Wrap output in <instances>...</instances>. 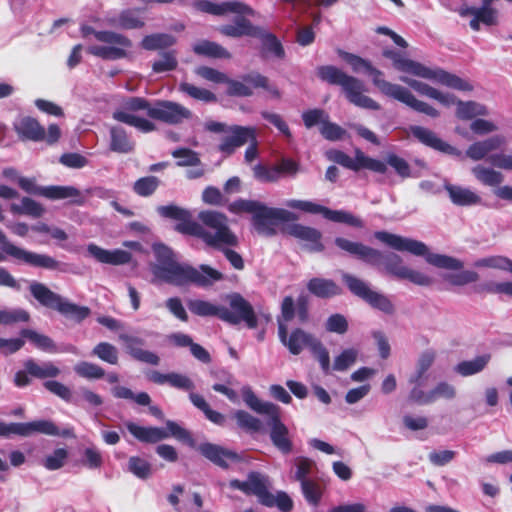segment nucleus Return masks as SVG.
I'll use <instances>...</instances> for the list:
<instances>
[{
  "instance_id": "393cba45",
  "label": "nucleus",
  "mask_w": 512,
  "mask_h": 512,
  "mask_svg": "<svg viewBox=\"0 0 512 512\" xmlns=\"http://www.w3.org/2000/svg\"><path fill=\"white\" fill-rule=\"evenodd\" d=\"M399 80L421 95L427 96L431 99L437 100L445 106H450L455 103V96L449 93H443L438 89L430 86L427 83L415 80L407 76H400Z\"/></svg>"
},
{
  "instance_id": "423d86ee",
  "label": "nucleus",
  "mask_w": 512,
  "mask_h": 512,
  "mask_svg": "<svg viewBox=\"0 0 512 512\" xmlns=\"http://www.w3.org/2000/svg\"><path fill=\"white\" fill-rule=\"evenodd\" d=\"M229 210L234 213H251L255 230L263 236L275 235L278 223L291 222L298 219L297 215L291 211L268 207L254 200H237L229 205Z\"/></svg>"
},
{
  "instance_id": "4468645a",
  "label": "nucleus",
  "mask_w": 512,
  "mask_h": 512,
  "mask_svg": "<svg viewBox=\"0 0 512 512\" xmlns=\"http://www.w3.org/2000/svg\"><path fill=\"white\" fill-rule=\"evenodd\" d=\"M205 129L211 133L220 134L218 151L229 156L238 148L255 140V128L239 125H227L214 120L207 121Z\"/></svg>"
},
{
  "instance_id": "f3484780",
  "label": "nucleus",
  "mask_w": 512,
  "mask_h": 512,
  "mask_svg": "<svg viewBox=\"0 0 512 512\" xmlns=\"http://www.w3.org/2000/svg\"><path fill=\"white\" fill-rule=\"evenodd\" d=\"M342 279L354 295L363 299L370 306L387 314L393 313L392 302L385 295L371 289L365 281L348 273H343Z\"/></svg>"
},
{
  "instance_id": "aec40b11",
  "label": "nucleus",
  "mask_w": 512,
  "mask_h": 512,
  "mask_svg": "<svg viewBox=\"0 0 512 512\" xmlns=\"http://www.w3.org/2000/svg\"><path fill=\"white\" fill-rule=\"evenodd\" d=\"M330 155L335 162L351 170L368 169L377 173H385L387 170L385 162L370 158L361 151H357L354 158L341 151H333Z\"/></svg>"
},
{
  "instance_id": "3c124183",
  "label": "nucleus",
  "mask_w": 512,
  "mask_h": 512,
  "mask_svg": "<svg viewBox=\"0 0 512 512\" xmlns=\"http://www.w3.org/2000/svg\"><path fill=\"white\" fill-rule=\"evenodd\" d=\"M128 471L140 479H147L152 473L150 463L139 456L129 458Z\"/></svg>"
},
{
  "instance_id": "bb28decb",
  "label": "nucleus",
  "mask_w": 512,
  "mask_h": 512,
  "mask_svg": "<svg viewBox=\"0 0 512 512\" xmlns=\"http://www.w3.org/2000/svg\"><path fill=\"white\" fill-rule=\"evenodd\" d=\"M505 142V137L501 135H495L485 140L475 142L466 150V156L474 161L482 160L490 152L501 148Z\"/></svg>"
},
{
  "instance_id": "2eb2a0df",
  "label": "nucleus",
  "mask_w": 512,
  "mask_h": 512,
  "mask_svg": "<svg viewBox=\"0 0 512 512\" xmlns=\"http://www.w3.org/2000/svg\"><path fill=\"white\" fill-rule=\"evenodd\" d=\"M13 129L22 141L46 142L56 144L61 138V130L57 124H50L47 132L36 118L23 116L13 123Z\"/></svg>"
},
{
  "instance_id": "4d7b16f0",
  "label": "nucleus",
  "mask_w": 512,
  "mask_h": 512,
  "mask_svg": "<svg viewBox=\"0 0 512 512\" xmlns=\"http://www.w3.org/2000/svg\"><path fill=\"white\" fill-rule=\"evenodd\" d=\"M159 182L155 176H147L138 179L133 186V190L139 196L147 197L153 194L158 188Z\"/></svg>"
},
{
  "instance_id": "0eeeda50",
  "label": "nucleus",
  "mask_w": 512,
  "mask_h": 512,
  "mask_svg": "<svg viewBox=\"0 0 512 512\" xmlns=\"http://www.w3.org/2000/svg\"><path fill=\"white\" fill-rule=\"evenodd\" d=\"M241 394L250 409L258 414L268 416L267 425L270 428L271 442L280 452L289 454L293 449V444L288 427L281 420L279 406L260 400L249 386L242 387Z\"/></svg>"
},
{
  "instance_id": "e2e57ef3",
  "label": "nucleus",
  "mask_w": 512,
  "mask_h": 512,
  "mask_svg": "<svg viewBox=\"0 0 512 512\" xmlns=\"http://www.w3.org/2000/svg\"><path fill=\"white\" fill-rule=\"evenodd\" d=\"M180 89L194 99L204 102L216 101V96L207 89L199 88L189 83H182Z\"/></svg>"
},
{
  "instance_id": "79ce46f5",
  "label": "nucleus",
  "mask_w": 512,
  "mask_h": 512,
  "mask_svg": "<svg viewBox=\"0 0 512 512\" xmlns=\"http://www.w3.org/2000/svg\"><path fill=\"white\" fill-rule=\"evenodd\" d=\"M56 310L65 317L71 318L78 323L86 319L91 313L88 307L79 306L77 304L64 300L63 298L61 299Z\"/></svg>"
},
{
  "instance_id": "e433bc0d",
  "label": "nucleus",
  "mask_w": 512,
  "mask_h": 512,
  "mask_svg": "<svg viewBox=\"0 0 512 512\" xmlns=\"http://www.w3.org/2000/svg\"><path fill=\"white\" fill-rule=\"evenodd\" d=\"M20 336L29 340L37 349L42 350L48 353H57L59 352L55 342L52 338L47 335L40 334L32 329H22L20 331Z\"/></svg>"
},
{
  "instance_id": "20e7f679",
  "label": "nucleus",
  "mask_w": 512,
  "mask_h": 512,
  "mask_svg": "<svg viewBox=\"0 0 512 512\" xmlns=\"http://www.w3.org/2000/svg\"><path fill=\"white\" fill-rule=\"evenodd\" d=\"M223 279V274L208 265L193 268L180 264L174 252L162 244V281L176 285L189 282L206 287Z\"/></svg>"
},
{
  "instance_id": "0e129e2a",
  "label": "nucleus",
  "mask_w": 512,
  "mask_h": 512,
  "mask_svg": "<svg viewBox=\"0 0 512 512\" xmlns=\"http://www.w3.org/2000/svg\"><path fill=\"white\" fill-rule=\"evenodd\" d=\"M357 355L358 351L353 348L344 350L335 358L333 369L336 371L347 370L351 365L355 363Z\"/></svg>"
},
{
  "instance_id": "f8f14e48",
  "label": "nucleus",
  "mask_w": 512,
  "mask_h": 512,
  "mask_svg": "<svg viewBox=\"0 0 512 512\" xmlns=\"http://www.w3.org/2000/svg\"><path fill=\"white\" fill-rule=\"evenodd\" d=\"M82 37L86 38L89 35H94L96 40L104 45H92L87 48V52L93 56L99 57L103 60H118L127 56V50L132 47V41L120 34L113 31H97L92 26L82 25L80 28Z\"/></svg>"
},
{
  "instance_id": "1a4fd4ad",
  "label": "nucleus",
  "mask_w": 512,
  "mask_h": 512,
  "mask_svg": "<svg viewBox=\"0 0 512 512\" xmlns=\"http://www.w3.org/2000/svg\"><path fill=\"white\" fill-rule=\"evenodd\" d=\"M278 335L281 343L293 355H299L305 348L309 349L318 360L324 373L330 371V357L322 342L311 333L300 328L287 332V327L280 320L278 321Z\"/></svg>"
},
{
  "instance_id": "864d4df0",
  "label": "nucleus",
  "mask_w": 512,
  "mask_h": 512,
  "mask_svg": "<svg viewBox=\"0 0 512 512\" xmlns=\"http://www.w3.org/2000/svg\"><path fill=\"white\" fill-rule=\"evenodd\" d=\"M43 386L47 391L58 396L63 401L77 404V401L73 399L72 391L63 383L56 380H46Z\"/></svg>"
},
{
  "instance_id": "412c9836",
  "label": "nucleus",
  "mask_w": 512,
  "mask_h": 512,
  "mask_svg": "<svg viewBox=\"0 0 512 512\" xmlns=\"http://www.w3.org/2000/svg\"><path fill=\"white\" fill-rule=\"evenodd\" d=\"M194 7L211 15L222 16L229 13L238 15H254V10L245 3L237 0L214 2L211 0H195Z\"/></svg>"
},
{
  "instance_id": "de8ad7c7",
  "label": "nucleus",
  "mask_w": 512,
  "mask_h": 512,
  "mask_svg": "<svg viewBox=\"0 0 512 512\" xmlns=\"http://www.w3.org/2000/svg\"><path fill=\"white\" fill-rule=\"evenodd\" d=\"M190 311L198 316H217L221 319L222 306L204 300H194L189 303Z\"/></svg>"
},
{
  "instance_id": "58836bf2",
  "label": "nucleus",
  "mask_w": 512,
  "mask_h": 512,
  "mask_svg": "<svg viewBox=\"0 0 512 512\" xmlns=\"http://www.w3.org/2000/svg\"><path fill=\"white\" fill-rule=\"evenodd\" d=\"M110 149L118 153H129L134 149V142L129 139L122 127H112L110 130Z\"/></svg>"
},
{
  "instance_id": "6e6552de",
  "label": "nucleus",
  "mask_w": 512,
  "mask_h": 512,
  "mask_svg": "<svg viewBox=\"0 0 512 512\" xmlns=\"http://www.w3.org/2000/svg\"><path fill=\"white\" fill-rule=\"evenodd\" d=\"M374 237L397 251L409 252L415 256H424L429 264L437 268L461 270L464 267V263L457 258L443 254L429 253L427 245L421 241L386 231H377L374 233Z\"/></svg>"
},
{
  "instance_id": "4be33fe9",
  "label": "nucleus",
  "mask_w": 512,
  "mask_h": 512,
  "mask_svg": "<svg viewBox=\"0 0 512 512\" xmlns=\"http://www.w3.org/2000/svg\"><path fill=\"white\" fill-rule=\"evenodd\" d=\"M411 134L424 145L442 153L463 158V154L457 148L440 139L433 131L422 126H411Z\"/></svg>"
},
{
  "instance_id": "4c0bfd02",
  "label": "nucleus",
  "mask_w": 512,
  "mask_h": 512,
  "mask_svg": "<svg viewBox=\"0 0 512 512\" xmlns=\"http://www.w3.org/2000/svg\"><path fill=\"white\" fill-rule=\"evenodd\" d=\"M161 111L162 121L171 124L180 123L191 116V112L187 108L170 101H162Z\"/></svg>"
},
{
  "instance_id": "ddd939ff",
  "label": "nucleus",
  "mask_w": 512,
  "mask_h": 512,
  "mask_svg": "<svg viewBox=\"0 0 512 512\" xmlns=\"http://www.w3.org/2000/svg\"><path fill=\"white\" fill-rule=\"evenodd\" d=\"M139 111H146L148 117L160 120V108H151L149 102L140 97H129L125 99L121 106L113 112V119L135 127L143 133L155 130L156 126L154 123L136 114Z\"/></svg>"
},
{
  "instance_id": "338daca9",
  "label": "nucleus",
  "mask_w": 512,
  "mask_h": 512,
  "mask_svg": "<svg viewBox=\"0 0 512 512\" xmlns=\"http://www.w3.org/2000/svg\"><path fill=\"white\" fill-rule=\"evenodd\" d=\"M302 492L305 499L312 505H317L321 499V488L313 481H303L301 484Z\"/></svg>"
},
{
  "instance_id": "c9c22d12",
  "label": "nucleus",
  "mask_w": 512,
  "mask_h": 512,
  "mask_svg": "<svg viewBox=\"0 0 512 512\" xmlns=\"http://www.w3.org/2000/svg\"><path fill=\"white\" fill-rule=\"evenodd\" d=\"M308 290L320 298H328L341 293L339 286L329 279L313 278L307 284Z\"/></svg>"
},
{
  "instance_id": "f03ea898",
  "label": "nucleus",
  "mask_w": 512,
  "mask_h": 512,
  "mask_svg": "<svg viewBox=\"0 0 512 512\" xmlns=\"http://www.w3.org/2000/svg\"><path fill=\"white\" fill-rule=\"evenodd\" d=\"M335 245L368 264L383 263L386 271L398 279H406L419 286H430L433 283L430 276L403 265L401 257L395 253L382 254L379 250L343 237H337Z\"/></svg>"
},
{
  "instance_id": "603ef678",
  "label": "nucleus",
  "mask_w": 512,
  "mask_h": 512,
  "mask_svg": "<svg viewBox=\"0 0 512 512\" xmlns=\"http://www.w3.org/2000/svg\"><path fill=\"white\" fill-rule=\"evenodd\" d=\"M113 395L116 398L133 400L140 406H148L151 402L148 393L140 392L135 395L131 389L124 386H116L113 389Z\"/></svg>"
},
{
  "instance_id": "a878e982",
  "label": "nucleus",
  "mask_w": 512,
  "mask_h": 512,
  "mask_svg": "<svg viewBox=\"0 0 512 512\" xmlns=\"http://www.w3.org/2000/svg\"><path fill=\"white\" fill-rule=\"evenodd\" d=\"M198 450L204 457L222 468H227L229 463L238 459L233 451L211 443L199 445Z\"/></svg>"
},
{
  "instance_id": "09e8293b",
  "label": "nucleus",
  "mask_w": 512,
  "mask_h": 512,
  "mask_svg": "<svg viewBox=\"0 0 512 512\" xmlns=\"http://www.w3.org/2000/svg\"><path fill=\"white\" fill-rule=\"evenodd\" d=\"M164 383L183 391H192L195 388L189 377L179 373L162 374V384Z\"/></svg>"
},
{
  "instance_id": "c756f323",
  "label": "nucleus",
  "mask_w": 512,
  "mask_h": 512,
  "mask_svg": "<svg viewBox=\"0 0 512 512\" xmlns=\"http://www.w3.org/2000/svg\"><path fill=\"white\" fill-rule=\"evenodd\" d=\"M24 368L28 369L31 377L37 379L56 378L61 373L59 367L51 361L38 363L34 359H28L24 362Z\"/></svg>"
},
{
  "instance_id": "6e6d98bb",
  "label": "nucleus",
  "mask_w": 512,
  "mask_h": 512,
  "mask_svg": "<svg viewBox=\"0 0 512 512\" xmlns=\"http://www.w3.org/2000/svg\"><path fill=\"white\" fill-rule=\"evenodd\" d=\"M93 355H96L101 360L109 363V364H117L118 362V352L115 346L108 342H100L97 344L93 351Z\"/></svg>"
},
{
  "instance_id": "7ed1b4c3",
  "label": "nucleus",
  "mask_w": 512,
  "mask_h": 512,
  "mask_svg": "<svg viewBox=\"0 0 512 512\" xmlns=\"http://www.w3.org/2000/svg\"><path fill=\"white\" fill-rule=\"evenodd\" d=\"M341 56L352 67L354 72H364L371 76L374 85L382 94L404 103L417 112L433 118L439 116L438 110L428 103L418 100L408 88L384 80L382 77L383 73L374 68L368 61L346 52L341 53Z\"/></svg>"
},
{
  "instance_id": "49530a36",
  "label": "nucleus",
  "mask_w": 512,
  "mask_h": 512,
  "mask_svg": "<svg viewBox=\"0 0 512 512\" xmlns=\"http://www.w3.org/2000/svg\"><path fill=\"white\" fill-rule=\"evenodd\" d=\"M11 211L16 214L29 215L34 218H38L42 216L44 208L32 198L24 197L21 200V204H13L11 206Z\"/></svg>"
},
{
  "instance_id": "39448f33",
  "label": "nucleus",
  "mask_w": 512,
  "mask_h": 512,
  "mask_svg": "<svg viewBox=\"0 0 512 512\" xmlns=\"http://www.w3.org/2000/svg\"><path fill=\"white\" fill-rule=\"evenodd\" d=\"M383 55L392 60L394 68L400 72L430 80L434 83L460 91H471L473 88L469 82L455 74L438 67H428L420 62L404 57L399 52L385 50Z\"/></svg>"
},
{
  "instance_id": "b1692460",
  "label": "nucleus",
  "mask_w": 512,
  "mask_h": 512,
  "mask_svg": "<svg viewBox=\"0 0 512 512\" xmlns=\"http://www.w3.org/2000/svg\"><path fill=\"white\" fill-rule=\"evenodd\" d=\"M87 251L89 255L95 258L99 263L114 266L128 264L132 259V254L126 250H106L94 243L87 246Z\"/></svg>"
},
{
  "instance_id": "37998d69",
  "label": "nucleus",
  "mask_w": 512,
  "mask_h": 512,
  "mask_svg": "<svg viewBox=\"0 0 512 512\" xmlns=\"http://www.w3.org/2000/svg\"><path fill=\"white\" fill-rule=\"evenodd\" d=\"M472 173L475 178L486 186H497L503 182L504 177L501 172L492 168L477 165L472 168Z\"/></svg>"
},
{
  "instance_id": "5fc2aeb1",
  "label": "nucleus",
  "mask_w": 512,
  "mask_h": 512,
  "mask_svg": "<svg viewBox=\"0 0 512 512\" xmlns=\"http://www.w3.org/2000/svg\"><path fill=\"white\" fill-rule=\"evenodd\" d=\"M234 417L238 426L248 432H258L262 427L261 421L246 411L237 410Z\"/></svg>"
},
{
  "instance_id": "774afa93",
  "label": "nucleus",
  "mask_w": 512,
  "mask_h": 512,
  "mask_svg": "<svg viewBox=\"0 0 512 512\" xmlns=\"http://www.w3.org/2000/svg\"><path fill=\"white\" fill-rule=\"evenodd\" d=\"M456 396L455 387L445 381L439 382L433 389H431L432 403L439 398L453 399Z\"/></svg>"
},
{
  "instance_id": "a19ab883",
  "label": "nucleus",
  "mask_w": 512,
  "mask_h": 512,
  "mask_svg": "<svg viewBox=\"0 0 512 512\" xmlns=\"http://www.w3.org/2000/svg\"><path fill=\"white\" fill-rule=\"evenodd\" d=\"M436 358L433 350L424 351L418 358L415 372L410 376L409 383H418L427 380V371L430 369Z\"/></svg>"
},
{
  "instance_id": "69168bd1",
  "label": "nucleus",
  "mask_w": 512,
  "mask_h": 512,
  "mask_svg": "<svg viewBox=\"0 0 512 512\" xmlns=\"http://www.w3.org/2000/svg\"><path fill=\"white\" fill-rule=\"evenodd\" d=\"M445 279L455 286H464L469 283L478 281V273L471 270H462L456 274H449L445 276Z\"/></svg>"
},
{
  "instance_id": "72a5a7b5",
  "label": "nucleus",
  "mask_w": 512,
  "mask_h": 512,
  "mask_svg": "<svg viewBox=\"0 0 512 512\" xmlns=\"http://www.w3.org/2000/svg\"><path fill=\"white\" fill-rule=\"evenodd\" d=\"M111 25L124 29H137L144 25L143 17L139 9H127L122 11L117 18L111 19Z\"/></svg>"
},
{
  "instance_id": "bf43d9fd",
  "label": "nucleus",
  "mask_w": 512,
  "mask_h": 512,
  "mask_svg": "<svg viewBox=\"0 0 512 512\" xmlns=\"http://www.w3.org/2000/svg\"><path fill=\"white\" fill-rule=\"evenodd\" d=\"M172 156L177 160L179 166H198L201 164V160L198 154L187 148H179L172 151Z\"/></svg>"
},
{
  "instance_id": "a211bd4d",
  "label": "nucleus",
  "mask_w": 512,
  "mask_h": 512,
  "mask_svg": "<svg viewBox=\"0 0 512 512\" xmlns=\"http://www.w3.org/2000/svg\"><path fill=\"white\" fill-rule=\"evenodd\" d=\"M285 205L291 209L309 214H322L326 219L333 222L346 223L354 227H363L361 219L353 214L342 210H331L312 201L290 199L285 202Z\"/></svg>"
},
{
  "instance_id": "680f3d73",
  "label": "nucleus",
  "mask_w": 512,
  "mask_h": 512,
  "mask_svg": "<svg viewBox=\"0 0 512 512\" xmlns=\"http://www.w3.org/2000/svg\"><path fill=\"white\" fill-rule=\"evenodd\" d=\"M30 315L23 309L0 310V324L11 325L19 322H28Z\"/></svg>"
},
{
  "instance_id": "9b49d317",
  "label": "nucleus",
  "mask_w": 512,
  "mask_h": 512,
  "mask_svg": "<svg viewBox=\"0 0 512 512\" xmlns=\"http://www.w3.org/2000/svg\"><path fill=\"white\" fill-rule=\"evenodd\" d=\"M270 482L268 477L258 472H251L246 481L237 479L230 481V487L238 489L245 494L257 496L260 503L267 507L277 506L281 511L288 512L293 507L291 498L284 492L273 495L269 492Z\"/></svg>"
},
{
  "instance_id": "5701e85b",
  "label": "nucleus",
  "mask_w": 512,
  "mask_h": 512,
  "mask_svg": "<svg viewBox=\"0 0 512 512\" xmlns=\"http://www.w3.org/2000/svg\"><path fill=\"white\" fill-rule=\"evenodd\" d=\"M287 232L303 242L305 247L311 252H321L324 249L321 243L322 234L313 227L295 223L287 227Z\"/></svg>"
},
{
  "instance_id": "473e14b6",
  "label": "nucleus",
  "mask_w": 512,
  "mask_h": 512,
  "mask_svg": "<svg viewBox=\"0 0 512 512\" xmlns=\"http://www.w3.org/2000/svg\"><path fill=\"white\" fill-rule=\"evenodd\" d=\"M40 196L46 197L51 200L74 198V202L81 204V192L73 186H46L40 188Z\"/></svg>"
},
{
  "instance_id": "cd10ccee",
  "label": "nucleus",
  "mask_w": 512,
  "mask_h": 512,
  "mask_svg": "<svg viewBox=\"0 0 512 512\" xmlns=\"http://www.w3.org/2000/svg\"><path fill=\"white\" fill-rule=\"evenodd\" d=\"M445 190L447 191L451 202L457 206H473L479 205L482 202L481 197L473 190L460 185H453L445 183Z\"/></svg>"
},
{
  "instance_id": "c03bdc74",
  "label": "nucleus",
  "mask_w": 512,
  "mask_h": 512,
  "mask_svg": "<svg viewBox=\"0 0 512 512\" xmlns=\"http://www.w3.org/2000/svg\"><path fill=\"white\" fill-rule=\"evenodd\" d=\"M476 268H492L512 273V260L504 256H490L474 262Z\"/></svg>"
},
{
  "instance_id": "a18cd8bd",
  "label": "nucleus",
  "mask_w": 512,
  "mask_h": 512,
  "mask_svg": "<svg viewBox=\"0 0 512 512\" xmlns=\"http://www.w3.org/2000/svg\"><path fill=\"white\" fill-rule=\"evenodd\" d=\"M193 50L199 55H205L208 57L230 58V54L225 48L210 41H201L195 44Z\"/></svg>"
},
{
  "instance_id": "7c9ffc66",
  "label": "nucleus",
  "mask_w": 512,
  "mask_h": 512,
  "mask_svg": "<svg viewBox=\"0 0 512 512\" xmlns=\"http://www.w3.org/2000/svg\"><path fill=\"white\" fill-rule=\"evenodd\" d=\"M125 427L139 442L156 444L160 441V427L140 426L132 421H127Z\"/></svg>"
},
{
  "instance_id": "13d9d810",
  "label": "nucleus",
  "mask_w": 512,
  "mask_h": 512,
  "mask_svg": "<svg viewBox=\"0 0 512 512\" xmlns=\"http://www.w3.org/2000/svg\"><path fill=\"white\" fill-rule=\"evenodd\" d=\"M68 458V451L65 448H57L52 454L45 457L43 466L48 470H58L62 468Z\"/></svg>"
},
{
  "instance_id": "2f4dec72",
  "label": "nucleus",
  "mask_w": 512,
  "mask_h": 512,
  "mask_svg": "<svg viewBox=\"0 0 512 512\" xmlns=\"http://www.w3.org/2000/svg\"><path fill=\"white\" fill-rule=\"evenodd\" d=\"M220 31L222 34L229 37L259 35V29L254 27L251 22L244 17H237L234 23L222 26Z\"/></svg>"
},
{
  "instance_id": "f704fd0d",
  "label": "nucleus",
  "mask_w": 512,
  "mask_h": 512,
  "mask_svg": "<svg viewBox=\"0 0 512 512\" xmlns=\"http://www.w3.org/2000/svg\"><path fill=\"white\" fill-rule=\"evenodd\" d=\"M30 292L33 297L43 306L57 309L62 297L42 283L35 282L30 285Z\"/></svg>"
},
{
  "instance_id": "ea45409f",
  "label": "nucleus",
  "mask_w": 512,
  "mask_h": 512,
  "mask_svg": "<svg viewBox=\"0 0 512 512\" xmlns=\"http://www.w3.org/2000/svg\"><path fill=\"white\" fill-rule=\"evenodd\" d=\"M456 116L460 119L468 120L477 116H487L489 111L487 107L475 101H456Z\"/></svg>"
},
{
  "instance_id": "f257e3e1",
  "label": "nucleus",
  "mask_w": 512,
  "mask_h": 512,
  "mask_svg": "<svg viewBox=\"0 0 512 512\" xmlns=\"http://www.w3.org/2000/svg\"><path fill=\"white\" fill-rule=\"evenodd\" d=\"M162 217L175 221L174 229L182 234L200 237L210 246H236L237 236L229 229L227 217L216 211H202L199 220L204 228L191 219L189 211L176 205L162 206Z\"/></svg>"
},
{
  "instance_id": "6ab92c4d",
  "label": "nucleus",
  "mask_w": 512,
  "mask_h": 512,
  "mask_svg": "<svg viewBox=\"0 0 512 512\" xmlns=\"http://www.w3.org/2000/svg\"><path fill=\"white\" fill-rule=\"evenodd\" d=\"M33 433L52 436L60 435L59 428L50 420H36L26 423L10 424L0 422V436H8L10 434L29 436Z\"/></svg>"
},
{
  "instance_id": "8fccbe9b",
  "label": "nucleus",
  "mask_w": 512,
  "mask_h": 512,
  "mask_svg": "<svg viewBox=\"0 0 512 512\" xmlns=\"http://www.w3.org/2000/svg\"><path fill=\"white\" fill-rule=\"evenodd\" d=\"M75 373L85 379H100L104 377L105 371L97 364L82 361L74 366Z\"/></svg>"
},
{
  "instance_id": "c85d7f7f",
  "label": "nucleus",
  "mask_w": 512,
  "mask_h": 512,
  "mask_svg": "<svg viewBox=\"0 0 512 512\" xmlns=\"http://www.w3.org/2000/svg\"><path fill=\"white\" fill-rule=\"evenodd\" d=\"M492 356L490 353H483L476 357L459 362L454 371L462 377H469L481 373L490 363Z\"/></svg>"
},
{
  "instance_id": "dca6fc26",
  "label": "nucleus",
  "mask_w": 512,
  "mask_h": 512,
  "mask_svg": "<svg viewBox=\"0 0 512 512\" xmlns=\"http://www.w3.org/2000/svg\"><path fill=\"white\" fill-rule=\"evenodd\" d=\"M229 308L222 306L221 320L237 325L245 322L246 325L254 329L257 327L258 320L252 305L239 293H230L226 296Z\"/></svg>"
},
{
  "instance_id": "052dcab7",
  "label": "nucleus",
  "mask_w": 512,
  "mask_h": 512,
  "mask_svg": "<svg viewBox=\"0 0 512 512\" xmlns=\"http://www.w3.org/2000/svg\"><path fill=\"white\" fill-rule=\"evenodd\" d=\"M161 435L162 438L174 437L175 439L182 442H189L191 440L189 433L173 421L165 422L164 426H162Z\"/></svg>"
},
{
  "instance_id": "9d476101",
  "label": "nucleus",
  "mask_w": 512,
  "mask_h": 512,
  "mask_svg": "<svg viewBox=\"0 0 512 512\" xmlns=\"http://www.w3.org/2000/svg\"><path fill=\"white\" fill-rule=\"evenodd\" d=\"M318 77L332 85H339L347 99L354 105L370 110H379L380 105L363 94L364 84L359 79L349 76L335 66H321L317 69Z\"/></svg>"
}]
</instances>
